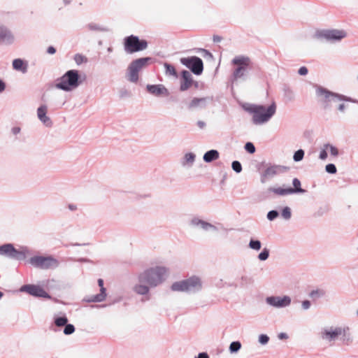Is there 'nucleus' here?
<instances>
[{"mask_svg":"<svg viewBox=\"0 0 358 358\" xmlns=\"http://www.w3.org/2000/svg\"><path fill=\"white\" fill-rule=\"evenodd\" d=\"M201 279L197 275H192L185 280L173 282L171 286L173 292L196 293L202 289Z\"/></svg>","mask_w":358,"mask_h":358,"instance_id":"obj_6","label":"nucleus"},{"mask_svg":"<svg viewBox=\"0 0 358 358\" xmlns=\"http://www.w3.org/2000/svg\"><path fill=\"white\" fill-rule=\"evenodd\" d=\"M283 91H284V96L288 100L291 101L294 99V92L289 87L285 86L283 89Z\"/></svg>","mask_w":358,"mask_h":358,"instance_id":"obj_44","label":"nucleus"},{"mask_svg":"<svg viewBox=\"0 0 358 358\" xmlns=\"http://www.w3.org/2000/svg\"><path fill=\"white\" fill-rule=\"evenodd\" d=\"M81 83L79 71L71 69L57 79L55 87L65 92H70L77 88Z\"/></svg>","mask_w":358,"mask_h":358,"instance_id":"obj_5","label":"nucleus"},{"mask_svg":"<svg viewBox=\"0 0 358 358\" xmlns=\"http://www.w3.org/2000/svg\"><path fill=\"white\" fill-rule=\"evenodd\" d=\"M14 40L12 32L5 26L0 25V44L11 45Z\"/></svg>","mask_w":358,"mask_h":358,"instance_id":"obj_20","label":"nucleus"},{"mask_svg":"<svg viewBox=\"0 0 358 358\" xmlns=\"http://www.w3.org/2000/svg\"><path fill=\"white\" fill-rule=\"evenodd\" d=\"M264 164L265 162H262L260 164L258 165V170H259L261 169V167L264 166Z\"/></svg>","mask_w":358,"mask_h":358,"instance_id":"obj_64","label":"nucleus"},{"mask_svg":"<svg viewBox=\"0 0 358 358\" xmlns=\"http://www.w3.org/2000/svg\"><path fill=\"white\" fill-rule=\"evenodd\" d=\"M248 246L250 249L258 251L262 248V243L259 240L251 238L250 240Z\"/></svg>","mask_w":358,"mask_h":358,"instance_id":"obj_37","label":"nucleus"},{"mask_svg":"<svg viewBox=\"0 0 358 358\" xmlns=\"http://www.w3.org/2000/svg\"><path fill=\"white\" fill-rule=\"evenodd\" d=\"M241 343L240 341H233L230 343L229 347V351L231 354L237 353L241 348Z\"/></svg>","mask_w":358,"mask_h":358,"instance_id":"obj_34","label":"nucleus"},{"mask_svg":"<svg viewBox=\"0 0 358 358\" xmlns=\"http://www.w3.org/2000/svg\"><path fill=\"white\" fill-rule=\"evenodd\" d=\"M196 155L192 152H188L185 155L183 158L182 165L185 166L186 164H189L192 166L195 161Z\"/></svg>","mask_w":358,"mask_h":358,"instance_id":"obj_33","label":"nucleus"},{"mask_svg":"<svg viewBox=\"0 0 358 358\" xmlns=\"http://www.w3.org/2000/svg\"><path fill=\"white\" fill-rule=\"evenodd\" d=\"M145 283H141L138 285H136L134 287V290L136 293L141 294V295H146L149 292V287L144 285Z\"/></svg>","mask_w":358,"mask_h":358,"instance_id":"obj_30","label":"nucleus"},{"mask_svg":"<svg viewBox=\"0 0 358 358\" xmlns=\"http://www.w3.org/2000/svg\"><path fill=\"white\" fill-rule=\"evenodd\" d=\"M271 192L273 193V196H286L289 195V192L288 190V188H283V187H271Z\"/></svg>","mask_w":358,"mask_h":358,"instance_id":"obj_31","label":"nucleus"},{"mask_svg":"<svg viewBox=\"0 0 358 358\" xmlns=\"http://www.w3.org/2000/svg\"><path fill=\"white\" fill-rule=\"evenodd\" d=\"M146 90L150 94L157 96H168L170 94L169 90L162 84L158 85H147Z\"/></svg>","mask_w":358,"mask_h":358,"instance_id":"obj_17","label":"nucleus"},{"mask_svg":"<svg viewBox=\"0 0 358 358\" xmlns=\"http://www.w3.org/2000/svg\"><path fill=\"white\" fill-rule=\"evenodd\" d=\"M220 154L217 150H210L205 152L203 159L206 163H210L219 158Z\"/></svg>","mask_w":358,"mask_h":358,"instance_id":"obj_25","label":"nucleus"},{"mask_svg":"<svg viewBox=\"0 0 358 358\" xmlns=\"http://www.w3.org/2000/svg\"><path fill=\"white\" fill-rule=\"evenodd\" d=\"M196 124H197V126H198L200 129H204V128H205V127H206V122H203V121H202V120H199V121L197 122V123H196Z\"/></svg>","mask_w":358,"mask_h":358,"instance_id":"obj_58","label":"nucleus"},{"mask_svg":"<svg viewBox=\"0 0 358 358\" xmlns=\"http://www.w3.org/2000/svg\"><path fill=\"white\" fill-rule=\"evenodd\" d=\"M281 215L285 220H289L292 217L291 209L288 206H285L282 208Z\"/></svg>","mask_w":358,"mask_h":358,"instance_id":"obj_41","label":"nucleus"},{"mask_svg":"<svg viewBox=\"0 0 358 358\" xmlns=\"http://www.w3.org/2000/svg\"><path fill=\"white\" fill-rule=\"evenodd\" d=\"M325 171L330 174H335L337 172V169L335 164H328L325 166Z\"/></svg>","mask_w":358,"mask_h":358,"instance_id":"obj_49","label":"nucleus"},{"mask_svg":"<svg viewBox=\"0 0 358 358\" xmlns=\"http://www.w3.org/2000/svg\"><path fill=\"white\" fill-rule=\"evenodd\" d=\"M86 27L90 31H100V32H108L109 31V29L106 27L100 25L99 24L94 23V22H90L86 25Z\"/></svg>","mask_w":358,"mask_h":358,"instance_id":"obj_27","label":"nucleus"},{"mask_svg":"<svg viewBox=\"0 0 358 358\" xmlns=\"http://www.w3.org/2000/svg\"><path fill=\"white\" fill-rule=\"evenodd\" d=\"M195 358H210L206 352H200Z\"/></svg>","mask_w":358,"mask_h":358,"instance_id":"obj_55","label":"nucleus"},{"mask_svg":"<svg viewBox=\"0 0 358 358\" xmlns=\"http://www.w3.org/2000/svg\"><path fill=\"white\" fill-rule=\"evenodd\" d=\"M343 333H345V329L341 327H336L334 329H325L322 333V338L329 341H335Z\"/></svg>","mask_w":358,"mask_h":358,"instance_id":"obj_19","label":"nucleus"},{"mask_svg":"<svg viewBox=\"0 0 358 358\" xmlns=\"http://www.w3.org/2000/svg\"><path fill=\"white\" fill-rule=\"evenodd\" d=\"M167 269L164 266H155L146 269L138 275L141 283H146L152 287H157L165 280Z\"/></svg>","mask_w":358,"mask_h":358,"instance_id":"obj_4","label":"nucleus"},{"mask_svg":"<svg viewBox=\"0 0 358 358\" xmlns=\"http://www.w3.org/2000/svg\"><path fill=\"white\" fill-rule=\"evenodd\" d=\"M244 148L250 154L255 153V150H256L254 144L252 143H251V142H247L245 144Z\"/></svg>","mask_w":358,"mask_h":358,"instance_id":"obj_48","label":"nucleus"},{"mask_svg":"<svg viewBox=\"0 0 358 358\" xmlns=\"http://www.w3.org/2000/svg\"><path fill=\"white\" fill-rule=\"evenodd\" d=\"M196 52L201 53L202 57L206 59L213 60L214 59L213 54L208 50L203 48H199L197 49Z\"/></svg>","mask_w":358,"mask_h":358,"instance_id":"obj_38","label":"nucleus"},{"mask_svg":"<svg viewBox=\"0 0 358 358\" xmlns=\"http://www.w3.org/2000/svg\"><path fill=\"white\" fill-rule=\"evenodd\" d=\"M21 292H26L29 294L45 299H50V294L46 292L41 287L36 285H24L20 288Z\"/></svg>","mask_w":358,"mask_h":358,"instance_id":"obj_14","label":"nucleus"},{"mask_svg":"<svg viewBox=\"0 0 358 358\" xmlns=\"http://www.w3.org/2000/svg\"><path fill=\"white\" fill-rule=\"evenodd\" d=\"M180 63L189 69L196 76H199L203 71V63L202 59L196 56L182 57Z\"/></svg>","mask_w":358,"mask_h":358,"instance_id":"obj_11","label":"nucleus"},{"mask_svg":"<svg viewBox=\"0 0 358 358\" xmlns=\"http://www.w3.org/2000/svg\"><path fill=\"white\" fill-rule=\"evenodd\" d=\"M54 323L58 327H64L68 323V318L66 315L56 317L54 319Z\"/></svg>","mask_w":358,"mask_h":358,"instance_id":"obj_35","label":"nucleus"},{"mask_svg":"<svg viewBox=\"0 0 358 358\" xmlns=\"http://www.w3.org/2000/svg\"><path fill=\"white\" fill-rule=\"evenodd\" d=\"M148 43L145 39H140L138 36L130 35L124 39V48L126 52L131 54L145 50Z\"/></svg>","mask_w":358,"mask_h":358,"instance_id":"obj_8","label":"nucleus"},{"mask_svg":"<svg viewBox=\"0 0 358 358\" xmlns=\"http://www.w3.org/2000/svg\"><path fill=\"white\" fill-rule=\"evenodd\" d=\"M253 278L248 275H243L239 279V286L241 287H248L253 283Z\"/></svg>","mask_w":358,"mask_h":358,"instance_id":"obj_29","label":"nucleus"},{"mask_svg":"<svg viewBox=\"0 0 358 358\" xmlns=\"http://www.w3.org/2000/svg\"><path fill=\"white\" fill-rule=\"evenodd\" d=\"M243 109L252 115V122L255 125H260L268 122L276 112V104L273 102L268 107L263 105L249 103L243 106Z\"/></svg>","mask_w":358,"mask_h":358,"instance_id":"obj_1","label":"nucleus"},{"mask_svg":"<svg viewBox=\"0 0 358 358\" xmlns=\"http://www.w3.org/2000/svg\"><path fill=\"white\" fill-rule=\"evenodd\" d=\"M292 299L289 296H271L266 298V303L274 308H282L289 306L291 304Z\"/></svg>","mask_w":358,"mask_h":358,"instance_id":"obj_13","label":"nucleus"},{"mask_svg":"<svg viewBox=\"0 0 358 358\" xmlns=\"http://www.w3.org/2000/svg\"><path fill=\"white\" fill-rule=\"evenodd\" d=\"M279 215V213L276 210H271L267 213L266 217L268 220L273 221L276 219Z\"/></svg>","mask_w":358,"mask_h":358,"instance_id":"obj_47","label":"nucleus"},{"mask_svg":"<svg viewBox=\"0 0 358 358\" xmlns=\"http://www.w3.org/2000/svg\"><path fill=\"white\" fill-rule=\"evenodd\" d=\"M338 110L341 112L344 113L345 110V105L343 103H339L338 106Z\"/></svg>","mask_w":358,"mask_h":358,"instance_id":"obj_56","label":"nucleus"},{"mask_svg":"<svg viewBox=\"0 0 358 358\" xmlns=\"http://www.w3.org/2000/svg\"><path fill=\"white\" fill-rule=\"evenodd\" d=\"M74 61L78 65H80L83 62H87V59L83 55L76 54L74 55Z\"/></svg>","mask_w":358,"mask_h":358,"instance_id":"obj_43","label":"nucleus"},{"mask_svg":"<svg viewBox=\"0 0 358 358\" xmlns=\"http://www.w3.org/2000/svg\"><path fill=\"white\" fill-rule=\"evenodd\" d=\"M152 60V59L149 57H141L133 60L128 66L127 80L131 83H137L138 80V72Z\"/></svg>","mask_w":358,"mask_h":358,"instance_id":"obj_9","label":"nucleus"},{"mask_svg":"<svg viewBox=\"0 0 358 358\" xmlns=\"http://www.w3.org/2000/svg\"><path fill=\"white\" fill-rule=\"evenodd\" d=\"M46 52L49 55H54L56 52V48L50 45L47 48Z\"/></svg>","mask_w":358,"mask_h":358,"instance_id":"obj_54","label":"nucleus"},{"mask_svg":"<svg viewBox=\"0 0 358 358\" xmlns=\"http://www.w3.org/2000/svg\"><path fill=\"white\" fill-rule=\"evenodd\" d=\"M190 224L193 227H200L204 231L213 230L217 231L218 230L217 227L197 217H194L190 220Z\"/></svg>","mask_w":358,"mask_h":358,"instance_id":"obj_22","label":"nucleus"},{"mask_svg":"<svg viewBox=\"0 0 358 358\" xmlns=\"http://www.w3.org/2000/svg\"><path fill=\"white\" fill-rule=\"evenodd\" d=\"M289 169L288 167L281 165H271L268 166L265 171L261 173L260 180L264 183L268 178H272L280 172H284Z\"/></svg>","mask_w":358,"mask_h":358,"instance_id":"obj_15","label":"nucleus"},{"mask_svg":"<svg viewBox=\"0 0 358 358\" xmlns=\"http://www.w3.org/2000/svg\"><path fill=\"white\" fill-rule=\"evenodd\" d=\"M292 185H293V187H287L290 194H297V193L303 194L306 192V189L301 188V181L298 178H295L292 180Z\"/></svg>","mask_w":358,"mask_h":358,"instance_id":"obj_24","label":"nucleus"},{"mask_svg":"<svg viewBox=\"0 0 358 358\" xmlns=\"http://www.w3.org/2000/svg\"><path fill=\"white\" fill-rule=\"evenodd\" d=\"M278 337L280 340H284L287 339L288 338V336L286 333L282 332L278 334Z\"/></svg>","mask_w":358,"mask_h":358,"instance_id":"obj_57","label":"nucleus"},{"mask_svg":"<svg viewBox=\"0 0 358 358\" xmlns=\"http://www.w3.org/2000/svg\"><path fill=\"white\" fill-rule=\"evenodd\" d=\"M231 64L236 66L231 76V83H234L238 80L245 81L248 80L249 71L252 68V62L250 58L245 55H238L232 59Z\"/></svg>","mask_w":358,"mask_h":358,"instance_id":"obj_2","label":"nucleus"},{"mask_svg":"<svg viewBox=\"0 0 358 358\" xmlns=\"http://www.w3.org/2000/svg\"><path fill=\"white\" fill-rule=\"evenodd\" d=\"M194 80L191 73L187 70H182L181 72V82L180 90L184 92L187 90L193 84Z\"/></svg>","mask_w":358,"mask_h":358,"instance_id":"obj_21","label":"nucleus"},{"mask_svg":"<svg viewBox=\"0 0 358 358\" xmlns=\"http://www.w3.org/2000/svg\"><path fill=\"white\" fill-rule=\"evenodd\" d=\"M269 257V250L266 248H264L262 251L258 255V259L260 261H265Z\"/></svg>","mask_w":358,"mask_h":358,"instance_id":"obj_42","label":"nucleus"},{"mask_svg":"<svg viewBox=\"0 0 358 358\" xmlns=\"http://www.w3.org/2000/svg\"><path fill=\"white\" fill-rule=\"evenodd\" d=\"M324 294H325V292L324 290L317 289L312 290L309 293V296L310 298H312L313 299L315 300V299L322 297Z\"/></svg>","mask_w":358,"mask_h":358,"instance_id":"obj_36","label":"nucleus"},{"mask_svg":"<svg viewBox=\"0 0 358 358\" xmlns=\"http://www.w3.org/2000/svg\"><path fill=\"white\" fill-rule=\"evenodd\" d=\"M5 88H6L5 83L1 79H0V93L3 92L5 90Z\"/></svg>","mask_w":358,"mask_h":358,"instance_id":"obj_59","label":"nucleus"},{"mask_svg":"<svg viewBox=\"0 0 358 358\" xmlns=\"http://www.w3.org/2000/svg\"><path fill=\"white\" fill-rule=\"evenodd\" d=\"M308 73V70L306 66H301L298 71V73L301 76H306Z\"/></svg>","mask_w":358,"mask_h":358,"instance_id":"obj_52","label":"nucleus"},{"mask_svg":"<svg viewBox=\"0 0 358 358\" xmlns=\"http://www.w3.org/2000/svg\"><path fill=\"white\" fill-rule=\"evenodd\" d=\"M213 101V97H194L191 101L187 105V108L189 110L194 109H203L205 108L208 103Z\"/></svg>","mask_w":358,"mask_h":358,"instance_id":"obj_18","label":"nucleus"},{"mask_svg":"<svg viewBox=\"0 0 358 358\" xmlns=\"http://www.w3.org/2000/svg\"><path fill=\"white\" fill-rule=\"evenodd\" d=\"M75 330H76L75 327L73 324L67 323L64 326L63 332L65 335H71L73 333H74Z\"/></svg>","mask_w":358,"mask_h":358,"instance_id":"obj_45","label":"nucleus"},{"mask_svg":"<svg viewBox=\"0 0 358 358\" xmlns=\"http://www.w3.org/2000/svg\"><path fill=\"white\" fill-rule=\"evenodd\" d=\"M98 285L100 287V293L85 296L83 299L84 301L87 303H98L105 301L106 298V289L103 286V280L101 278L98 279Z\"/></svg>","mask_w":358,"mask_h":358,"instance_id":"obj_16","label":"nucleus"},{"mask_svg":"<svg viewBox=\"0 0 358 358\" xmlns=\"http://www.w3.org/2000/svg\"><path fill=\"white\" fill-rule=\"evenodd\" d=\"M68 207L69 210L72 211L76 210L77 209V206L74 204H69Z\"/></svg>","mask_w":358,"mask_h":358,"instance_id":"obj_62","label":"nucleus"},{"mask_svg":"<svg viewBox=\"0 0 358 358\" xmlns=\"http://www.w3.org/2000/svg\"><path fill=\"white\" fill-rule=\"evenodd\" d=\"M29 254V250L26 246H22L20 249H16L12 243H5L0 246V255L11 259L24 260Z\"/></svg>","mask_w":358,"mask_h":358,"instance_id":"obj_7","label":"nucleus"},{"mask_svg":"<svg viewBox=\"0 0 358 358\" xmlns=\"http://www.w3.org/2000/svg\"><path fill=\"white\" fill-rule=\"evenodd\" d=\"M13 68L24 73L27 71V63L24 62L22 59H15L13 61Z\"/></svg>","mask_w":358,"mask_h":358,"instance_id":"obj_26","label":"nucleus"},{"mask_svg":"<svg viewBox=\"0 0 358 358\" xmlns=\"http://www.w3.org/2000/svg\"><path fill=\"white\" fill-rule=\"evenodd\" d=\"M311 306L310 301L308 300H304L302 301L301 306L303 310H308Z\"/></svg>","mask_w":358,"mask_h":358,"instance_id":"obj_53","label":"nucleus"},{"mask_svg":"<svg viewBox=\"0 0 358 358\" xmlns=\"http://www.w3.org/2000/svg\"><path fill=\"white\" fill-rule=\"evenodd\" d=\"M258 199L261 201L273 199L271 187L260 192L259 194H258Z\"/></svg>","mask_w":358,"mask_h":358,"instance_id":"obj_28","label":"nucleus"},{"mask_svg":"<svg viewBox=\"0 0 358 358\" xmlns=\"http://www.w3.org/2000/svg\"><path fill=\"white\" fill-rule=\"evenodd\" d=\"M316 36L327 41H338L346 36V33L343 30L327 29L317 31Z\"/></svg>","mask_w":358,"mask_h":358,"instance_id":"obj_12","label":"nucleus"},{"mask_svg":"<svg viewBox=\"0 0 358 358\" xmlns=\"http://www.w3.org/2000/svg\"><path fill=\"white\" fill-rule=\"evenodd\" d=\"M232 169L237 173H239L242 171V165L238 161H234L231 163Z\"/></svg>","mask_w":358,"mask_h":358,"instance_id":"obj_46","label":"nucleus"},{"mask_svg":"<svg viewBox=\"0 0 358 358\" xmlns=\"http://www.w3.org/2000/svg\"><path fill=\"white\" fill-rule=\"evenodd\" d=\"M315 88L316 95L321 97L320 101L325 110L331 109L332 107V103H336L340 101L357 102L356 100H354L350 96L331 92L320 85H316Z\"/></svg>","mask_w":358,"mask_h":358,"instance_id":"obj_3","label":"nucleus"},{"mask_svg":"<svg viewBox=\"0 0 358 358\" xmlns=\"http://www.w3.org/2000/svg\"><path fill=\"white\" fill-rule=\"evenodd\" d=\"M324 147L325 148H327L329 150V152H330V154L331 156L337 157L338 155V154H339L338 150L336 146H334L330 143H325L324 145Z\"/></svg>","mask_w":358,"mask_h":358,"instance_id":"obj_40","label":"nucleus"},{"mask_svg":"<svg viewBox=\"0 0 358 358\" xmlns=\"http://www.w3.org/2000/svg\"><path fill=\"white\" fill-rule=\"evenodd\" d=\"M47 106L41 105L37 109V116L39 120L47 127L52 126V122L50 117L47 116Z\"/></svg>","mask_w":358,"mask_h":358,"instance_id":"obj_23","label":"nucleus"},{"mask_svg":"<svg viewBox=\"0 0 358 358\" xmlns=\"http://www.w3.org/2000/svg\"><path fill=\"white\" fill-rule=\"evenodd\" d=\"M258 341L262 345H266L269 341V337L266 334H260L259 336Z\"/></svg>","mask_w":358,"mask_h":358,"instance_id":"obj_50","label":"nucleus"},{"mask_svg":"<svg viewBox=\"0 0 358 358\" xmlns=\"http://www.w3.org/2000/svg\"><path fill=\"white\" fill-rule=\"evenodd\" d=\"M20 127H13L12 129V132L14 134H17L18 133H20Z\"/></svg>","mask_w":358,"mask_h":358,"instance_id":"obj_61","label":"nucleus"},{"mask_svg":"<svg viewBox=\"0 0 358 358\" xmlns=\"http://www.w3.org/2000/svg\"><path fill=\"white\" fill-rule=\"evenodd\" d=\"M29 263L34 267L41 269L56 268L59 266V262L52 256L36 255L31 257Z\"/></svg>","mask_w":358,"mask_h":358,"instance_id":"obj_10","label":"nucleus"},{"mask_svg":"<svg viewBox=\"0 0 358 358\" xmlns=\"http://www.w3.org/2000/svg\"><path fill=\"white\" fill-rule=\"evenodd\" d=\"M196 88L199 87V83L197 81H194L193 84Z\"/></svg>","mask_w":358,"mask_h":358,"instance_id":"obj_63","label":"nucleus"},{"mask_svg":"<svg viewBox=\"0 0 358 358\" xmlns=\"http://www.w3.org/2000/svg\"><path fill=\"white\" fill-rule=\"evenodd\" d=\"M164 66L165 69V73L166 76H172L175 77L178 76L177 71L172 64L165 62L164 64Z\"/></svg>","mask_w":358,"mask_h":358,"instance_id":"obj_32","label":"nucleus"},{"mask_svg":"<svg viewBox=\"0 0 358 358\" xmlns=\"http://www.w3.org/2000/svg\"><path fill=\"white\" fill-rule=\"evenodd\" d=\"M327 148H325L323 146V148L321 150L320 155H319V158L321 160H325L327 158L328 155H327Z\"/></svg>","mask_w":358,"mask_h":358,"instance_id":"obj_51","label":"nucleus"},{"mask_svg":"<svg viewBox=\"0 0 358 358\" xmlns=\"http://www.w3.org/2000/svg\"><path fill=\"white\" fill-rule=\"evenodd\" d=\"M222 38L217 35H214L213 38V42L215 43H219L222 41Z\"/></svg>","mask_w":358,"mask_h":358,"instance_id":"obj_60","label":"nucleus"},{"mask_svg":"<svg viewBox=\"0 0 358 358\" xmlns=\"http://www.w3.org/2000/svg\"><path fill=\"white\" fill-rule=\"evenodd\" d=\"M305 152L302 149L296 150L293 155V160L296 162L301 161L304 157Z\"/></svg>","mask_w":358,"mask_h":358,"instance_id":"obj_39","label":"nucleus"}]
</instances>
